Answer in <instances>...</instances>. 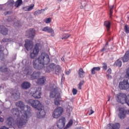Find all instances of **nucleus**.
I'll return each mask as SVG.
<instances>
[{
    "label": "nucleus",
    "instance_id": "19",
    "mask_svg": "<svg viewBox=\"0 0 129 129\" xmlns=\"http://www.w3.org/2000/svg\"><path fill=\"white\" fill-rule=\"evenodd\" d=\"M46 81V78L44 76L41 77V78L38 79L37 81V84L38 85H44Z\"/></svg>",
    "mask_w": 129,
    "mask_h": 129
},
{
    "label": "nucleus",
    "instance_id": "10",
    "mask_svg": "<svg viewBox=\"0 0 129 129\" xmlns=\"http://www.w3.org/2000/svg\"><path fill=\"white\" fill-rule=\"evenodd\" d=\"M39 46H38V44H36L35 47L33 49L32 52L30 53V58L35 59V57H37V55L39 54Z\"/></svg>",
    "mask_w": 129,
    "mask_h": 129
},
{
    "label": "nucleus",
    "instance_id": "37",
    "mask_svg": "<svg viewBox=\"0 0 129 129\" xmlns=\"http://www.w3.org/2000/svg\"><path fill=\"white\" fill-rule=\"evenodd\" d=\"M72 124H73V120H70L68 123V124H67L66 126V128H68L69 127H70V126H71Z\"/></svg>",
    "mask_w": 129,
    "mask_h": 129
},
{
    "label": "nucleus",
    "instance_id": "40",
    "mask_svg": "<svg viewBox=\"0 0 129 129\" xmlns=\"http://www.w3.org/2000/svg\"><path fill=\"white\" fill-rule=\"evenodd\" d=\"M102 66H103V70H104L105 71H106V70H107V64H106V63L105 62H103L102 63Z\"/></svg>",
    "mask_w": 129,
    "mask_h": 129
},
{
    "label": "nucleus",
    "instance_id": "20",
    "mask_svg": "<svg viewBox=\"0 0 129 129\" xmlns=\"http://www.w3.org/2000/svg\"><path fill=\"white\" fill-rule=\"evenodd\" d=\"M16 105L18 107H19L20 109H21L22 111L25 109V104H24V102L22 101H19L16 103Z\"/></svg>",
    "mask_w": 129,
    "mask_h": 129
},
{
    "label": "nucleus",
    "instance_id": "29",
    "mask_svg": "<svg viewBox=\"0 0 129 129\" xmlns=\"http://www.w3.org/2000/svg\"><path fill=\"white\" fill-rule=\"evenodd\" d=\"M61 71V67L60 66L57 65L55 67V74L56 75H59L60 74V71Z\"/></svg>",
    "mask_w": 129,
    "mask_h": 129
},
{
    "label": "nucleus",
    "instance_id": "50",
    "mask_svg": "<svg viewBox=\"0 0 129 129\" xmlns=\"http://www.w3.org/2000/svg\"><path fill=\"white\" fill-rule=\"evenodd\" d=\"M1 129H9V128L6 127V126H3Z\"/></svg>",
    "mask_w": 129,
    "mask_h": 129
},
{
    "label": "nucleus",
    "instance_id": "25",
    "mask_svg": "<svg viewBox=\"0 0 129 129\" xmlns=\"http://www.w3.org/2000/svg\"><path fill=\"white\" fill-rule=\"evenodd\" d=\"M84 74H85V72L83 71V69L82 68H80L78 71V75L80 78H84Z\"/></svg>",
    "mask_w": 129,
    "mask_h": 129
},
{
    "label": "nucleus",
    "instance_id": "4",
    "mask_svg": "<svg viewBox=\"0 0 129 129\" xmlns=\"http://www.w3.org/2000/svg\"><path fill=\"white\" fill-rule=\"evenodd\" d=\"M59 87H55L50 90L49 97L50 98H55L54 100V103L55 105H59L60 104V101L61 100V95L60 92H59Z\"/></svg>",
    "mask_w": 129,
    "mask_h": 129
},
{
    "label": "nucleus",
    "instance_id": "22",
    "mask_svg": "<svg viewBox=\"0 0 129 129\" xmlns=\"http://www.w3.org/2000/svg\"><path fill=\"white\" fill-rule=\"evenodd\" d=\"M35 7V5L32 4L30 6H26L25 7H24L23 8V11L24 12H30V11H32L33 9H34V7Z\"/></svg>",
    "mask_w": 129,
    "mask_h": 129
},
{
    "label": "nucleus",
    "instance_id": "18",
    "mask_svg": "<svg viewBox=\"0 0 129 129\" xmlns=\"http://www.w3.org/2000/svg\"><path fill=\"white\" fill-rule=\"evenodd\" d=\"M122 62L125 63V62H128L129 61V50L125 52L124 55L122 57Z\"/></svg>",
    "mask_w": 129,
    "mask_h": 129
},
{
    "label": "nucleus",
    "instance_id": "39",
    "mask_svg": "<svg viewBox=\"0 0 129 129\" xmlns=\"http://www.w3.org/2000/svg\"><path fill=\"white\" fill-rule=\"evenodd\" d=\"M84 80L81 81L79 85V89H82V86L84 84Z\"/></svg>",
    "mask_w": 129,
    "mask_h": 129
},
{
    "label": "nucleus",
    "instance_id": "2",
    "mask_svg": "<svg viewBox=\"0 0 129 129\" xmlns=\"http://www.w3.org/2000/svg\"><path fill=\"white\" fill-rule=\"evenodd\" d=\"M50 63L49 55L46 53L42 52L39 57L33 62L34 69L41 70L45 67V65H48Z\"/></svg>",
    "mask_w": 129,
    "mask_h": 129
},
{
    "label": "nucleus",
    "instance_id": "34",
    "mask_svg": "<svg viewBox=\"0 0 129 129\" xmlns=\"http://www.w3.org/2000/svg\"><path fill=\"white\" fill-rule=\"evenodd\" d=\"M70 34H68V33H66V34H63L62 35V37H61V39L62 40H66L67 39H68V38H69V37H70Z\"/></svg>",
    "mask_w": 129,
    "mask_h": 129
},
{
    "label": "nucleus",
    "instance_id": "31",
    "mask_svg": "<svg viewBox=\"0 0 129 129\" xmlns=\"http://www.w3.org/2000/svg\"><path fill=\"white\" fill-rule=\"evenodd\" d=\"M23 5V0H17L15 2V7L16 8H19V7H21Z\"/></svg>",
    "mask_w": 129,
    "mask_h": 129
},
{
    "label": "nucleus",
    "instance_id": "5",
    "mask_svg": "<svg viewBox=\"0 0 129 129\" xmlns=\"http://www.w3.org/2000/svg\"><path fill=\"white\" fill-rule=\"evenodd\" d=\"M116 99L117 102L123 104V103H126V99H127V96H126V95L125 94L120 93L116 95Z\"/></svg>",
    "mask_w": 129,
    "mask_h": 129
},
{
    "label": "nucleus",
    "instance_id": "62",
    "mask_svg": "<svg viewBox=\"0 0 129 129\" xmlns=\"http://www.w3.org/2000/svg\"><path fill=\"white\" fill-rule=\"evenodd\" d=\"M108 101H109V99H108Z\"/></svg>",
    "mask_w": 129,
    "mask_h": 129
},
{
    "label": "nucleus",
    "instance_id": "45",
    "mask_svg": "<svg viewBox=\"0 0 129 129\" xmlns=\"http://www.w3.org/2000/svg\"><path fill=\"white\" fill-rule=\"evenodd\" d=\"M14 26V27H20V23H19V22H15Z\"/></svg>",
    "mask_w": 129,
    "mask_h": 129
},
{
    "label": "nucleus",
    "instance_id": "7",
    "mask_svg": "<svg viewBox=\"0 0 129 129\" xmlns=\"http://www.w3.org/2000/svg\"><path fill=\"white\" fill-rule=\"evenodd\" d=\"M26 36L28 38H30L32 40L34 39L35 36H36V30L33 28H30L26 32Z\"/></svg>",
    "mask_w": 129,
    "mask_h": 129
},
{
    "label": "nucleus",
    "instance_id": "57",
    "mask_svg": "<svg viewBox=\"0 0 129 129\" xmlns=\"http://www.w3.org/2000/svg\"><path fill=\"white\" fill-rule=\"evenodd\" d=\"M61 61H64V57L61 58Z\"/></svg>",
    "mask_w": 129,
    "mask_h": 129
},
{
    "label": "nucleus",
    "instance_id": "52",
    "mask_svg": "<svg viewBox=\"0 0 129 129\" xmlns=\"http://www.w3.org/2000/svg\"><path fill=\"white\" fill-rule=\"evenodd\" d=\"M66 74L67 75H69V74H70L69 71H67V72L66 73Z\"/></svg>",
    "mask_w": 129,
    "mask_h": 129
},
{
    "label": "nucleus",
    "instance_id": "35",
    "mask_svg": "<svg viewBox=\"0 0 129 129\" xmlns=\"http://www.w3.org/2000/svg\"><path fill=\"white\" fill-rule=\"evenodd\" d=\"M44 22L46 23V24H50V23L52 22V19L51 18H45L44 19Z\"/></svg>",
    "mask_w": 129,
    "mask_h": 129
},
{
    "label": "nucleus",
    "instance_id": "15",
    "mask_svg": "<svg viewBox=\"0 0 129 129\" xmlns=\"http://www.w3.org/2000/svg\"><path fill=\"white\" fill-rule=\"evenodd\" d=\"M55 69V63H51L48 66L46 67L45 71L47 72V73H50V72H52V71H54Z\"/></svg>",
    "mask_w": 129,
    "mask_h": 129
},
{
    "label": "nucleus",
    "instance_id": "3",
    "mask_svg": "<svg viewBox=\"0 0 129 129\" xmlns=\"http://www.w3.org/2000/svg\"><path fill=\"white\" fill-rule=\"evenodd\" d=\"M28 104L31 105L33 108L38 110L37 112V116L38 118H43L46 114L45 110L43 109V106L38 100L30 99L28 101Z\"/></svg>",
    "mask_w": 129,
    "mask_h": 129
},
{
    "label": "nucleus",
    "instance_id": "33",
    "mask_svg": "<svg viewBox=\"0 0 129 129\" xmlns=\"http://www.w3.org/2000/svg\"><path fill=\"white\" fill-rule=\"evenodd\" d=\"M7 4L8 7H10V8H13V6H14V4H15V1L14 0H9Z\"/></svg>",
    "mask_w": 129,
    "mask_h": 129
},
{
    "label": "nucleus",
    "instance_id": "1",
    "mask_svg": "<svg viewBox=\"0 0 129 129\" xmlns=\"http://www.w3.org/2000/svg\"><path fill=\"white\" fill-rule=\"evenodd\" d=\"M11 111L13 115H16L18 118L21 116V117L20 118L19 120V119H17V125L19 128H22V127H24V125H26L27 122H28V118L32 115L30 111H24L23 113V112L19 110V109L17 108H13Z\"/></svg>",
    "mask_w": 129,
    "mask_h": 129
},
{
    "label": "nucleus",
    "instance_id": "42",
    "mask_svg": "<svg viewBox=\"0 0 129 129\" xmlns=\"http://www.w3.org/2000/svg\"><path fill=\"white\" fill-rule=\"evenodd\" d=\"M124 31L125 32L126 34L129 33V27L127 25H126L124 27Z\"/></svg>",
    "mask_w": 129,
    "mask_h": 129
},
{
    "label": "nucleus",
    "instance_id": "30",
    "mask_svg": "<svg viewBox=\"0 0 129 129\" xmlns=\"http://www.w3.org/2000/svg\"><path fill=\"white\" fill-rule=\"evenodd\" d=\"M111 24L110 23V22L109 21H105L104 23V26H105V27L107 28V31H109L110 30V25Z\"/></svg>",
    "mask_w": 129,
    "mask_h": 129
},
{
    "label": "nucleus",
    "instance_id": "46",
    "mask_svg": "<svg viewBox=\"0 0 129 129\" xmlns=\"http://www.w3.org/2000/svg\"><path fill=\"white\" fill-rule=\"evenodd\" d=\"M89 112V115H91V114H93V113H94V111H93L92 109H90Z\"/></svg>",
    "mask_w": 129,
    "mask_h": 129
},
{
    "label": "nucleus",
    "instance_id": "28",
    "mask_svg": "<svg viewBox=\"0 0 129 129\" xmlns=\"http://www.w3.org/2000/svg\"><path fill=\"white\" fill-rule=\"evenodd\" d=\"M96 71H100V67H94L93 69H92L91 71L92 75H95Z\"/></svg>",
    "mask_w": 129,
    "mask_h": 129
},
{
    "label": "nucleus",
    "instance_id": "17",
    "mask_svg": "<svg viewBox=\"0 0 129 129\" xmlns=\"http://www.w3.org/2000/svg\"><path fill=\"white\" fill-rule=\"evenodd\" d=\"M22 88L23 89L27 90V89H29L31 87V83H30L29 82H24L21 84Z\"/></svg>",
    "mask_w": 129,
    "mask_h": 129
},
{
    "label": "nucleus",
    "instance_id": "32",
    "mask_svg": "<svg viewBox=\"0 0 129 129\" xmlns=\"http://www.w3.org/2000/svg\"><path fill=\"white\" fill-rule=\"evenodd\" d=\"M114 65L117 66V67H121L122 62L118 59L114 62Z\"/></svg>",
    "mask_w": 129,
    "mask_h": 129
},
{
    "label": "nucleus",
    "instance_id": "44",
    "mask_svg": "<svg viewBox=\"0 0 129 129\" xmlns=\"http://www.w3.org/2000/svg\"><path fill=\"white\" fill-rule=\"evenodd\" d=\"M73 94L74 95H76V94H77V90L76 89H73Z\"/></svg>",
    "mask_w": 129,
    "mask_h": 129
},
{
    "label": "nucleus",
    "instance_id": "49",
    "mask_svg": "<svg viewBox=\"0 0 129 129\" xmlns=\"http://www.w3.org/2000/svg\"><path fill=\"white\" fill-rule=\"evenodd\" d=\"M112 13H113L112 9H110V17H111V16L112 15Z\"/></svg>",
    "mask_w": 129,
    "mask_h": 129
},
{
    "label": "nucleus",
    "instance_id": "55",
    "mask_svg": "<svg viewBox=\"0 0 129 129\" xmlns=\"http://www.w3.org/2000/svg\"><path fill=\"white\" fill-rule=\"evenodd\" d=\"M0 120H1V121H2L3 122V121H4V118H1Z\"/></svg>",
    "mask_w": 129,
    "mask_h": 129
},
{
    "label": "nucleus",
    "instance_id": "47",
    "mask_svg": "<svg viewBox=\"0 0 129 129\" xmlns=\"http://www.w3.org/2000/svg\"><path fill=\"white\" fill-rule=\"evenodd\" d=\"M107 74L108 75H110L111 74V69H108V70L107 71Z\"/></svg>",
    "mask_w": 129,
    "mask_h": 129
},
{
    "label": "nucleus",
    "instance_id": "59",
    "mask_svg": "<svg viewBox=\"0 0 129 129\" xmlns=\"http://www.w3.org/2000/svg\"><path fill=\"white\" fill-rule=\"evenodd\" d=\"M113 8H114V6H111V8L110 9H112V10H113Z\"/></svg>",
    "mask_w": 129,
    "mask_h": 129
},
{
    "label": "nucleus",
    "instance_id": "43",
    "mask_svg": "<svg viewBox=\"0 0 129 129\" xmlns=\"http://www.w3.org/2000/svg\"><path fill=\"white\" fill-rule=\"evenodd\" d=\"M7 42H9V39L3 38L1 41V43H7Z\"/></svg>",
    "mask_w": 129,
    "mask_h": 129
},
{
    "label": "nucleus",
    "instance_id": "63",
    "mask_svg": "<svg viewBox=\"0 0 129 129\" xmlns=\"http://www.w3.org/2000/svg\"><path fill=\"white\" fill-rule=\"evenodd\" d=\"M64 129H65V128H64Z\"/></svg>",
    "mask_w": 129,
    "mask_h": 129
},
{
    "label": "nucleus",
    "instance_id": "61",
    "mask_svg": "<svg viewBox=\"0 0 129 129\" xmlns=\"http://www.w3.org/2000/svg\"><path fill=\"white\" fill-rule=\"evenodd\" d=\"M126 129H129V127L128 128H127Z\"/></svg>",
    "mask_w": 129,
    "mask_h": 129
},
{
    "label": "nucleus",
    "instance_id": "24",
    "mask_svg": "<svg viewBox=\"0 0 129 129\" xmlns=\"http://www.w3.org/2000/svg\"><path fill=\"white\" fill-rule=\"evenodd\" d=\"M110 129H119V123H116L115 124L109 123Z\"/></svg>",
    "mask_w": 129,
    "mask_h": 129
},
{
    "label": "nucleus",
    "instance_id": "26",
    "mask_svg": "<svg viewBox=\"0 0 129 129\" xmlns=\"http://www.w3.org/2000/svg\"><path fill=\"white\" fill-rule=\"evenodd\" d=\"M25 71L27 73L26 75L28 76V75H31V74H32V73L33 72V68L32 67H27L26 68Z\"/></svg>",
    "mask_w": 129,
    "mask_h": 129
},
{
    "label": "nucleus",
    "instance_id": "51",
    "mask_svg": "<svg viewBox=\"0 0 129 129\" xmlns=\"http://www.w3.org/2000/svg\"><path fill=\"white\" fill-rule=\"evenodd\" d=\"M9 14H10V12H9V11H7V12L4 13V15H5V16L7 15H9Z\"/></svg>",
    "mask_w": 129,
    "mask_h": 129
},
{
    "label": "nucleus",
    "instance_id": "53",
    "mask_svg": "<svg viewBox=\"0 0 129 129\" xmlns=\"http://www.w3.org/2000/svg\"><path fill=\"white\" fill-rule=\"evenodd\" d=\"M80 8L81 10H82V9H84V7H83V6L82 5L80 6Z\"/></svg>",
    "mask_w": 129,
    "mask_h": 129
},
{
    "label": "nucleus",
    "instance_id": "36",
    "mask_svg": "<svg viewBox=\"0 0 129 129\" xmlns=\"http://www.w3.org/2000/svg\"><path fill=\"white\" fill-rule=\"evenodd\" d=\"M0 72L2 73L8 72V68H5L4 67H1Z\"/></svg>",
    "mask_w": 129,
    "mask_h": 129
},
{
    "label": "nucleus",
    "instance_id": "21",
    "mask_svg": "<svg viewBox=\"0 0 129 129\" xmlns=\"http://www.w3.org/2000/svg\"><path fill=\"white\" fill-rule=\"evenodd\" d=\"M14 122V118L12 117H9L7 118L6 123L8 126H13V122Z\"/></svg>",
    "mask_w": 129,
    "mask_h": 129
},
{
    "label": "nucleus",
    "instance_id": "12",
    "mask_svg": "<svg viewBox=\"0 0 129 129\" xmlns=\"http://www.w3.org/2000/svg\"><path fill=\"white\" fill-rule=\"evenodd\" d=\"M25 49L27 51H30L31 49H33V42L29 40H25V44L24 45Z\"/></svg>",
    "mask_w": 129,
    "mask_h": 129
},
{
    "label": "nucleus",
    "instance_id": "13",
    "mask_svg": "<svg viewBox=\"0 0 129 129\" xmlns=\"http://www.w3.org/2000/svg\"><path fill=\"white\" fill-rule=\"evenodd\" d=\"M41 76V73L40 72L35 71L30 75V79L31 80H34V79H38Z\"/></svg>",
    "mask_w": 129,
    "mask_h": 129
},
{
    "label": "nucleus",
    "instance_id": "58",
    "mask_svg": "<svg viewBox=\"0 0 129 129\" xmlns=\"http://www.w3.org/2000/svg\"><path fill=\"white\" fill-rule=\"evenodd\" d=\"M41 10H44V11H46L48 10V8H45L44 9H41Z\"/></svg>",
    "mask_w": 129,
    "mask_h": 129
},
{
    "label": "nucleus",
    "instance_id": "23",
    "mask_svg": "<svg viewBox=\"0 0 129 129\" xmlns=\"http://www.w3.org/2000/svg\"><path fill=\"white\" fill-rule=\"evenodd\" d=\"M43 32H46L47 33H53L54 34V30L51 27L46 26L42 29Z\"/></svg>",
    "mask_w": 129,
    "mask_h": 129
},
{
    "label": "nucleus",
    "instance_id": "11",
    "mask_svg": "<svg viewBox=\"0 0 129 129\" xmlns=\"http://www.w3.org/2000/svg\"><path fill=\"white\" fill-rule=\"evenodd\" d=\"M66 119L64 117H62L57 121V127L58 128L61 129L65 126V121Z\"/></svg>",
    "mask_w": 129,
    "mask_h": 129
},
{
    "label": "nucleus",
    "instance_id": "6",
    "mask_svg": "<svg viewBox=\"0 0 129 129\" xmlns=\"http://www.w3.org/2000/svg\"><path fill=\"white\" fill-rule=\"evenodd\" d=\"M63 109L62 107H59L55 109L52 113L53 118H59L63 113Z\"/></svg>",
    "mask_w": 129,
    "mask_h": 129
},
{
    "label": "nucleus",
    "instance_id": "60",
    "mask_svg": "<svg viewBox=\"0 0 129 129\" xmlns=\"http://www.w3.org/2000/svg\"><path fill=\"white\" fill-rule=\"evenodd\" d=\"M2 113V111H0V114H1Z\"/></svg>",
    "mask_w": 129,
    "mask_h": 129
},
{
    "label": "nucleus",
    "instance_id": "8",
    "mask_svg": "<svg viewBox=\"0 0 129 129\" xmlns=\"http://www.w3.org/2000/svg\"><path fill=\"white\" fill-rule=\"evenodd\" d=\"M119 88L121 90H126L129 88V83L127 80H123L119 83Z\"/></svg>",
    "mask_w": 129,
    "mask_h": 129
},
{
    "label": "nucleus",
    "instance_id": "54",
    "mask_svg": "<svg viewBox=\"0 0 129 129\" xmlns=\"http://www.w3.org/2000/svg\"><path fill=\"white\" fill-rule=\"evenodd\" d=\"M61 1L62 0H57L56 2H57V3H59L61 2Z\"/></svg>",
    "mask_w": 129,
    "mask_h": 129
},
{
    "label": "nucleus",
    "instance_id": "16",
    "mask_svg": "<svg viewBox=\"0 0 129 129\" xmlns=\"http://www.w3.org/2000/svg\"><path fill=\"white\" fill-rule=\"evenodd\" d=\"M9 32V30L4 26H0V32L2 35L4 36H6V35H8V33Z\"/></svg>",
    "mask_w": 129,
    "mask_h": 129
},
{
    "label": "nucleus",
    "instance_id": "9",
    "mask_svg": "<svg viewBox=\"0 0 129 129\" xmlns=\"http://www.w3.org/2000/svg\"><path fill=\"white\" fill-rule=\"evenodd\" d=\"M127 114V110L124 108H119V113L118 115L120 119H124Z\"/></svg>",
    "mask_w": 129,
    "mask_h": 129
},
{
    "label": "nucleus",
    "instance_id": "56",
    "mask_svg": "<svg viewBox=\"0 0 129 129\" xmlns=\"http://www.w3.org/2000/svg\"><path fill=\"white\" fill-rule=\"evenodd\" d=\"M0 10H3V6L0 5Z\"/></svg>",
    "mask_w": 129,
    "mask_h": 129
},
{
    "label": "nucleus",
    "instance_id": "41",
    "mask_svg": "<svg viewBox=\"0 0 129 129\" xmlns=\"http://www.w3.org/2000/svg\"><path fill=\"white\" fill-rule=\"evenodd\" d=\"M45 10H37L35 13L36 14V15H40L41 14H42V12H44Z\"/></svg>",
    "mask_w": 129,
    "mask_h": 129
},
{
    "label": "nucleus",
    "instance_id": "38",
    "mask_svg": "<svg viewBox=\"0 0 129 129\" xmlns=\"http://www.w3.org/2000/svg\"><path fill=\"white\" fill-rule=\"evenodd\" d=\"M107 46H108V42H107L105 45L102 48L101 52H104L106 49H107Z\"/></svg>",
    "mask_w": 129,
    "mask_h": 129
},
{
    "label": "nucleus",
    "instance_id": "48",
    "mask_svg": "<svg viewBox=\"0 0 129 129\" xmlns=\"http://www.w3.org/2000/svg\"><path fill=\"white\" fill-rule=\"evenodd\" d=\"M106 78H107V79H111L112 78L111 76L110 75H108V74L106 75Z\"/></svg>",
    "mask_w": 129,
    "mask_h": 129
},
{
    "label": "nucleus",
    "instance_id": "27",
    "mask_svg": "<svg viewBox=\"0 0 129 129\" xmlns=\"http://www.w3.org/2000/svg\"><path fill=\"white\" fill-rule=\"evenodd\" d=\"M5 54H4V46L0 45V60H4Z\"/></svg>",
    "mask_w": 129,
    "mask_h": 129
},
{
    "label": "nucleus",
    "instance_id": "14",
    "mask_svg": "<svg viewBox=\"0 0 129 129\" xmlns=\"http://www.w3.org/2000/svg\"><path fill=\"white\" fill-rule=\"evenodd\" d=\"M33 97L36 99L41 98V91L36 90L34 91L31 92Z\"/></svg>",
    "mask_w": 129,
    "mask_h": 129
}]
</instances>
